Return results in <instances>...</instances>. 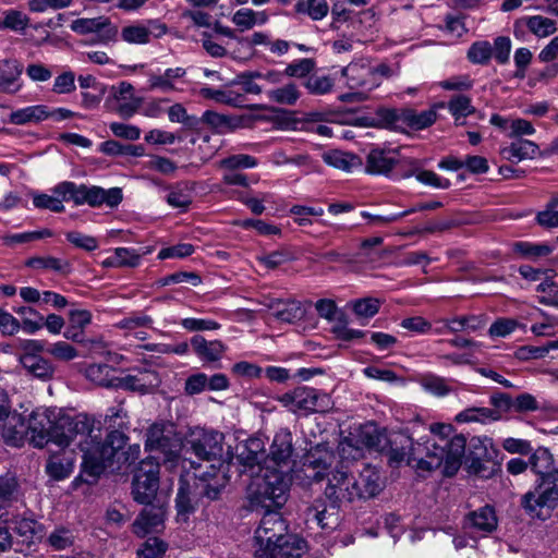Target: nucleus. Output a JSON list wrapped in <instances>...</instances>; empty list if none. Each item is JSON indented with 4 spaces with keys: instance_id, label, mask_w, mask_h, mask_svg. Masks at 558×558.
Listing matches in <instances>:
<instances>
[{
    "instance_id": "1a4fd4ad",
    "label": "nucleus",
    "mask_w": 558,
    "mask_h": 558,
    "mask_svg": "<svg viewBox=\"0 0 558 558\" xmlns=\"http://www.w3.org/2000/svg\"><path fill=\"white\" fill-rule=\"evenodd\" d=\"M145 449L160 452L165 463L174 464L180 459L182 442L172 424L154 423L147 429Z\"/></svg>"
},
{
    "instance_id": "dca6fc26",
    "label": "nucleus",
    "mask_w": 558,
    "mask_h": 558,
    "mask_svg": "<svg viewBox=\"0 0 558 558\" xmlns=\"http://www.w3.org/2000/svg\"><path fill=\"white\" fill-rule=\"evenodd\" d=\"M25 435V418L17 410L12 409L0 418V436L7 445L22 446Z\"/></svg>"
},
{
    "instance_id": "bb28decb",
    "label": "nucleus",
    "mask_w": 558,
    "mask_h": 558,
    "mask_svg": "<svg viewBox=\"0 0 558 558\" xmlns=\"http://www.w3.org/2000/svg\"><path fill=\"white\" fill-rule=\"evenodd\" d=\"M444 323L447 330L452 333H458L461 331L474 332L482 329L486 325L487 318L485 315H465L444 319Z\"/></svg>"
},
{
    "instance_id": "cd10ccee",
    "label": "nucleus",
    "mask_w": 558,
    "mask_h": 558,
    "mask_svg": "<svg viewBox=\"0 0 558 558\" xmlns=\"http://www.w3.org/2000/svg\"><path fill=\"white\" fill-rule=\"evenodd\" d=\"M502 155L509 161L518 162L524 159H533L538 153V146L529 140H517L510 144V146L502 149Z\"/></svg>"
},
{
    "instance_id": "8fccbe9b",
    "label": "nucleus",
    "mask_w": 558,
    "mask_h": 558,
    "mask_svg": "<svg viewBox=\"0 0 558 558\" xmlns=\"http://www.w3.org/2000/svg\"><path fill=\"white\" fill-rule=\"evenodd\" d=\"M123 447L124 445L117 450V454L112 458V464L106 466L105 470H121L123 464L131 465L138 460L141 456V446L138 444L131 445L125 451L120 452Z\"/></svg>"
},
{
    "instance_id": "f257e3e1",
    "label": "nucleus",
    "mask_w": 558,
    "mask_h": 558,
    "mask_svg": "<svg viewBox=\"0 0 558 558\" xmlns=\"http://www.w3.org/2000/svg\"><path fill=\"white\" fill-rule=\"evenodd\" d=\"M428 429L438 440L433 438L414 442L408 435H397L390 441V460L397 463L407 462L416 471L426 472L444 465L442 472L446 476L454 475L465 452V437L453 435L454 428L448 423H433Z\"/></svg>"
},
{
    "instance_id": "72a5a7b5",
    "label": "nucleus",
    "mask_w": 558,
    "mask_h": 558,
    "mask_svg": "<svg viewBox=\"0 0 558 558\" xmlns=\"http://www.w3.org/2000/svg\"><path fill=\"white\" fill-rule=\"evenodd\" d=\"M469 520L472 527L483 533L495 531L498 524L495 510L489 506H484L470 513Z\"/></svg>"
},
{
    "instance_id": "f03ea898",
    "label": "nucleus",
    "mask_w": 558,
    "mask_h": 558,
    "mask_svg": "<svg viewBox=\"0 0 558 558\" xmlns=\"http://www.w3.org/2000/svg\"><path fill=\"white\" fill-rule=\"evenodd\" d=\"M51 442L63 449L76 441L83 453L82 471L93 477H98L105 468L112 464L117 450L125 445L126 437L120 430L110 432L101 439V428L87 414L75 416L59 413Z\"/></svg>"
},
{
    "instance_id": "c03bdc74",
    "label": "nucleus",
    "mask_w": 558,
    "mask_h": 558,
    "mask_svg": "<svg viewBox=\"0 0 558 558\" xmlns=\"http://www.w3.org/2000/svg\"><path fill=\"white\" fill-rule=\"evenodd\" d=\"M185 74L183 68L167 69L161 75L149 76V87L151 89H160L161 92H170L174 89L173 81Z\"/></svg>"
},
{
    "instance_id": "f8f14e48",
    "label": "nucleus",
    "mask_w": 558,
    "mask_h": 558,
    "mask_svg": "<svg viewBox=\"0 0 558 558\" xmlns=\"http://www.w3.org/2000/svg\"><path fill=\"white\" fill-rule=\"evenodd\" d=\"M159 488V462L155 457H147L140 462L134 474L132 494L135 501L149 505Z\"/></svg>"
},
{
    "instance_id": "79ce46f5",
    "label": "nucleus",
    "mask_w": 558,
    "mask_h": 558,
    "mask_svg": "<svg viewBox=\"0 0 558 558\" xmlns=\"http://www.w3.org/2000/svg\"><path fill=\"white\" fill-rule=\"evenodd\" d=\"M216 465L210 464V472L195 473V477L201 481V494L210 500H216L221 492V485L216 478Z\"/></svg>"
},
{
    "instance_id": "6ab92c4d",
    "label": "nucleus",
    "mask_w": 558,
    "mask_h": 558,
    "mask_svg": "<svg viewBox=\"0 0 558 558\" xmlns=\"http://www.w3.org/2000/svg\"><path fill=\"white\" fill-rule=\"evenodd\" d=\"M75 465V454L73 451L62 449L51 453L46 462L45 471L53 481L68 478Z\"/></svg>"
},
{
    "instance_id": "6e6552de",
    "label": "nucleus",
    "mask_w": 558,
    "mask_h": 558,
    "mask_svg": "<svg viewBox=\"0 0 558 558\" xmlns=\"http://www.w3.org/2000/svg\"><path fill=\"white\" fill-rule=\"evenodd\" d=\"M291 534L281 513L274 509H266L254 536V554L258 558H266L271 548L286 541Z\"/></svg>"
},
{
    "instance_id": "e2e57ef3",
    "label": "nucleus",
    "mask_w": 558,
    "mask_h": 558,
    "mask_svg": "<svg viewBox=\"0 0 558 558\" xmlns=\"http://www.w3.org/2000/svg\"><path fill=\"white\" fill-rule=\"evenodd\" d=\"M2 25L5 29L11 32H23L28 28L29 21L23 12L9 10L4 12Z\"/></svg>"
},
{
    "instance_id": "a18cd8bd",
    "label": "nucleus",
    "mask_w": 558,
    "mask_h": 558,
    "mask_svg": "<svg viewBox=\"0 0 558 558\" xmlns=\"http://www.w3.org/2000/svg\"><path fill=\"white\" fill-rule=\"evenodd\" d=\"M437 119L435 109H428L421 112L408 110L403 113V121L415 130H423L430 126Z\"/></svg>"
},
{
    "instance_id": "69168bd1",
    "label": "nucleus",
    "mask_w": 558,
    "mask_h": 558,
    "mask_svg": "<svg viewBox=\"0 0 558 558\" xmlns=\"http://www.w3.org/2000/svg\"><path fill=\"white\" fill-rule=\"evenodd\" d=\"M256 166L257 159L245 154L232 155L219 161V167L228 170L248 169Z\"/></svg>"
},
{
    "instance_id": "0e129e2a",
    "label": "nucleus",
    "mask_w": 558,
    "mask_h": 558,
    "mask_svg": "<svg viewBox=\"0 0 558 558\" xmlns=\"http://www.w3.org/2000/svg\"><path fill=\"white\" fill-rule=\"evenodd\" d=\"M514 251L527 258H538L547 256L553 252V248L547 244H533L530 242H517Z\"/></svg>"
},
{
    "instance_id": "c85d7f7f",
    "label": "nucleus",
    "mask_w": 558,
    "mask_h": 558,
    "mask_svg": "<svg viewBox=\"0 0 558 558\" xmlns=\"http://www.w3.org/2000/svg\"><path fill=\"white\" fill-rule=\"evenodd\" d=\"M501 417V414L494 409L490 408H468L461 412H459L454 421L460 424L464 423H481L486 424L489 422L498 421Z\"/></svg>"
},
{
    "instance_id": "9d476101",
    "label": "nucleus",
    "mask_w": 558,
    "mask_h": 558,
    "mask_svg": "<svg viewBox=\"0 0 558 558\" xmlns=\"http://www.w3.org/2000/svg\"><path fill=\"white\" fill-rule=\"evenodd\" d=\"M279 401L291 412L307 415L314 412H327L332 407L328 393L310 387H299L279 398Z\"/></svg>"
},
{
    "instance_id": "603ef678",
    "label": "nucleus",
    "mask_w": 558,
    "mask_h": 558,
    "mask_svg": "<svg viewBox=\"0 0 558 558\" xmlns=\"http://www.w3.org/2000/svg\"><path fill=\"white\" fill-rule=\"evenodd\" d=\"M448 110L454 117L456 121L464 119L475 111L470 97L465 95H456L448 102Z\"/></svg>"
},
{
    "instance_id": "e433bc0d",
    "label": "nucleus",
    "mask_w": 558,
    "mask_h": 558,
    "mask_svg": "<svg viewBox=\"0 0 558 558\" xmlns=\"http://www.w3.org/2000/svg\"><path fill=\"white\" fill-rule=\"evenodd\" d=\"M307 515L313 518L322 529H333L338 524V509L330 504L328 509L323 502L317 501L308 508Z\"/></svg>"
},
{
    "instance_id": "49530a36",
    "label": "nucleus",
    "mask_w": 558,
    "mask_h": 558,
    "mask_svg": "<svg viewBox=\"0 0 558 558\" xmlns=\"http://www.w3.org/2000/svg\"><path fill=\"white\" fill-rule=\"evenodd\" d=\"M21 364L29 374L40 379H49L54 373V367L51 363L40 355L27 357L26 361Z\"/></svg>"
},
{
    "instance_id": "3c124183",
    "label": "nucleus",
    "mask_w": 558,
    "mask_h": 558,
    "mask_svg": "<svg viewBox=\"0 0 558 558\" xmlns=\"http://www.w3.org/2000/svg\"><path fill=\"white\" fill-rule=\"evenodd\" d=\"M168 549V544L158 537L147 538L137 549L138 558H162Z\"/></svg>"
},
{
    "instance_id": "aec40b11",
    "label": "nucleus",
    "mask_w": 558,
    "mask_h": 558,
    "mask_svg": "<svg viewBox=\"0 0 558 558\" xmlns=\"http://www.w3.org/2000/svg\"><path fill=\"white\" fill-rule=\"evenodd\" d=\"M112 96L116 100L114 109L122 118L132 117L141 105L140 98L134 96V87L128 82L113 86Z\"/></svg>"
},
{
    "instance_id": "4d7b16f0",
    "label": "nucleus",
    "mask_w": 558,
    "mask_h": 558,
    "mask_svg": "<svg viewBox=\"0 0 558 558\" xmlns=\"http://www.w3.org/2000/svg\"><path fill=\"white\" fill-rule=\"evenodd\" d=\"M493 56V46L489 41H475L468 52V58L472 63L486 64Z\"/></svg>"
},
{
    "instance_id": "864d4df0",
    "label": "nucleus",
    "mask_w": 558,
    "mask_h": 558,
    "mask_svg": "<svg viewBox=\"0 0 558 558\" xmlns=\"http://www.w3.org/2000/svg\"><path fill=\"white\" fill-rule=\"evenodd\" d=\"M290 215L293 216L296 225L300 227H307L313 223L310 216H323L324 209L322 207L294 205L290 208Z\"/></svg>"
},
{
    "instance_id": "423d86ee",
    "label": "nucleus",
    "mask_w": 558,
    "mask_h": 558,
    "mask_svg": "<svg viewBox=\"0 0 558 558\" xmlns=\"http://www.w3.org/2000/svg\"><path fill=\"white\" fill-rule=\"evenodd\" d=\"M259 473L254 483L256 486L254 499L265 509L281 508L288 499L291 484L288 471L265 464Z\"/></svg>"
},
{
    "instance_id": "2eb2a0df",
    "label": "nucleus",
    "mask_w": 558,
    "mask_h": 558,
    "mask_svg": "<svg viewBox=\"0 0 558 558\" xmlns=\"http://www.w3.org/2000/svg\"><path fill=\"white\" fill-rule=\"evenodd\" d=\"M399 161L397 150L375 147L367 154L365 172L373 175L388 177Z\"/></svg>"
},
{
    "instance_id": "20e7f679",
    "label": "nucleus",
    "mask_w": 558,
    "mask_h": 558,
    "mask_svg": "<svg viewBox=\"0 0 558 558\" xmlns=\"http://www.w3.org/2000/svg\"><path fill=\"white\" fill-rule=\"evenodd\" d=\"M553 454L545 448H538L529 460L531 469L541 476L536 490L523 496L522 505L526 512L538 519H545L544 509L554 508L558 501V468H553Z\"/></svg>"
},
{
    "instance_id": "7c9ffc66",
    "label": "nucleus",
    "mask_w": 558,
    "mask_h": 558,
    "mask_svg": "<svg viewBox=\"0 0 558 558\" xmlns=\"http://www.w3.org/2000/svg\"><path fill=\"white\" fill-rule=\"evenodd\" d=\"M323 159L328 166L345 172H352L355 168L362 166L357 156L341 150L327 151L323 155Z\"/></svg>"
},
{
    "instance_id": "58836bf2",
    "label": "nucleus",
    "mask_w": 558,
    "mask_h": 558,
    "mask_svg": "<svg viewBox=\"0 0 558 558\" xmlns=\"http://www.w3.org/2000/svg\"><path fill=\"white\" fill-rule=\"evenodd\" d=\"M26 266L33 269L52 270L58 274H68L71 265L68 260L53 256H36L26 260Z\"/></svg>"
},
{
    "instance_id": "ea45409f",
    "label": "nucleus",
    "mask_w": 558,
    "mask_h": 558,
    "mask_svg": "<svg viewBox=\"0 0 558 558\" xmlns=\"http://www.w3.org/2000/svg\"><path fill=\"white\" fill-rule=\"evenodd\" d=\"M267 21L265 12L253 11L252 9H240L232 17V22L240 28V31H248L254 26L263 25Z\"/></svg>"
},
{
    "instance_id": "6e6d98bb",
    "label": "nucleus",
    "mask_w": 558,
    "mask_h": 558,
    "mask_svg": "<svg viewBox=\"0 0 558 558\" xmlns=\"http://www.w3.org/2000/svg\"><path fill=\"white\" fill-rule=\"evenodd\" d=\"M17 314L23 316L21 327L27 333H35L43 327V317L32 307L22 306L16 311Z\"/></svg>"
},
{
    "instance_id": "09e8293b",
    "label": "nucleus",
    "mask_w": 558,
    "mask_h": 558,
    "mask_svg": "<svg viewBox=\"0 0 558 558\" xmlns=\"http://www.w3.org/2000/svg\"><path fill=\"white\" fill-rule=\"evenodd\" d=\"M520 22L534 35H553L557 31L555 22L542 15L524 17Z\"/></svg>"
},
{
    "instance_id": "4be33fe9",
    "label": "nucleus",
    "mask_w": 558,
    "mask_h": 558,
    "mask_svg": "<svg viewBox=\"0 0 558 558\" xmlns=\"http://www.w3.org/2000/svg\"><path fill=\"white\" fill-rule=\"evenodd\" d=\"M158 383L157 374L154 371L143 369L135 375L117 377L114 388H123L141 393L148 392Z\"/></svg>"
},
{
    "instance_id": "de8ad7c7",
    "label": "nucleus",
    "mask_w": 558,
    "mask_h": 558,
    "mask_svg": "<svg viewBox=\"0 0 558 558\" xmlns=\"http://www.w3.org/2000/svg\"><path fill=\"white\" fill-rule=\"evenodd\" d=\"M21 496L19 481L13 473L0 476V500L3 502L16 501Z\"/></svg>"
},
{
    "instance_id": "338daca9",
    "label": "nucleus",
    "mask_w": 558,
    "mask_h": 558,
    "mask_svg": "<svg viewBox=\"0 0 558 558\" xmlns=\"http://www.w3.org/2000/svg\"><path fill=\"white\" fill-rule=\"evenodd\" d=\"M166 202L173 208L186 209L192 203V196L186 187L178 185L169 191Z\"/></svg>"
},
{
    "instance_id": "a211bd4d",
    "label": "nucleus",
    "mask_w": 558,
    "mask_h": 558,
    "mask_svg": "<svg viewBox=\"0 0 558 558\" xmlns=\"http://www.w3.org/2000/svg\"><path fill=\"white\" fill-rule=\"evenodd\" d=\"M165 522V509L160 506L144 508L132 524V531L138 537L161 531Z\"/></svg>"
},
{
    "instance_id": "37998d69",
    "label": "nucleus",
    "mask_w": 558,
    "mask_h": 558,
    "mask_svg": "<svg viewBox=\"0 0 558 558\" xmlns=\"http://www.w3.org/2000/svg\"><path fill=\"white\" fill-rule=\"evenodd\" d=\"M267 96L272 102L283 106H294L301 96V92L295 84L290 83L268 90Z\"/></svg>"
},
{
    "instance_id": "5701e85b",
    "label": "nucleus",
    "mask_w": 558,
    "mask_h": 558,
    "mask_svg": "<svg viewBox=\"0 0 558 558\" xmlns=\"http://www.w3.org/2000/svg\"><path fill=\"white\" fill-rule=\"evenodd\" d=\"M199 121L208 124L219 134L233 132L244 126L243 117L221 114L213 110H206Z\"/></svg>"
},
{
    "instance_id": "f3484780",
    "label": "nucleus",
    "mask_w": 558,
    "mask_h": 558,
    "mask_svg": "<svg viewBox=\"0 0 558 558\" xmlns=\"http://www.w3.org/2000/svg\"><path fill=\"white\" fill-rule=\"evenodd\" d=\"M292 453V434L287 428H282L274 437L265 464L288 469Z\"/></svg>"
},
{
    "instance_id": "f704fd0d",
    "label": "nucleus",
    "mask_w": 558,
    "mask_h": 558,
    "mask_svg": "<svg viewBox=\"0 0 558 558\" xmlns=\"http://www.w3.org/2000/svg\"><path fill=\"white\" fill-rule=\"evenodd\" d=\"M242 46L244 49L243 57L247 58L252 54V46L253 45H266L269 46V50L277 54H282L287 52L289 48V44L284 40L277 39L275 41L268 40L269 37H253L250 40V37H232Z\"/></svg>"
},
{
    "instance_id": "7ed1b4c3",
    "label": "nucleus",
    "mask_w": 558,
    "mask_h": 558,
    "mask_svg": "<svg viewBox=\"0 0 558 558\" xmlns=\"http://www.w3.org/2000/svg\"><path fill=\"white\" fill-rule=\"evenodd\" d=\"M379 478L375 468H364L356 478L341 465L328 473L324 494L333 509H340L355 500L375 497L381 490Z\"/></svg>"
},
{
    "instance_id": "39448f33",
    "label": "nucleus",
    "mask_w": 558,
    "mask_h": 558,
    "mask_svg": "<svg viewBox=\"0 0 558 558\" xmlns=\"http://www.w3.org/2000/svg\"><path fill=\"white\" fill-rule=\"evenodd\" d=\"M345 85L354 92L340 95L341 101H363L368 92L378 87L383 78L390 77L392 70L386 63H372L361 59L349 63L341 71Z\"/></svg>"
},
{
    "instance_id": "2f4dec72",
    "label": "nucleus",
    "mask_w": 558,
    "mask_h": 558,
    "mask_svg": "<svg viewBox=\"0 0 558 558\" xmlns=\"http://www.w3.org/2000/svg\"><path fill=\"white\" fill-rule=\"evenodd\" d=\"M70 28L72 32L81 34L102 33V35H110L112 33L109 20L104 16L95 19H76L71 22Z\"/></svg>"
},
{
    "instance_id": "c9c22d12",
    "label": "nucleus",
    "mask_w": 558,
    "mask_h": 558,
    "mask_svg": "<svg viewBox=\"0 0 558 558\" xmlns=\"http://www.w3.org/2000/svg\"><path fill=\"white\" fill-rule=\"evenodd\" d=\"M270 308L272 310V315L284 323H293L301 319L304 315L301 304L295 301H277Z\"/></svg>"
},
{
    "instance_id": "a878e982",
    "label": "nucleus",
    "mask_w": 558,
    "mask_h": 558,
    "mask_svg": "<svg viewBox=\"0 0 558 558\" xmlns=\"http://www.w3.org/2000/svg\"><path fill=\"white\" fill-rule=\"evenodd\" d=\"M50 118V111L44 105H35L14 110L9 116V121L16 125L39 123Z\"/></svg>"
},
{
    "instance_id": "473e14b6",
    "label": "nucleus",
    "mask_w": 558,
    "mask_h": 558,
    "mask_svg": "<svg viewBox=\"0 0 558 558\" xmlns=\"http://www.w3.org/2000/svg\"><path fill=\"white\" fill-rule=\"evenodd\" d=\"M22 74V66L15 60H0V90L15 93L20 86L12 88Z\"/></svg>"
},
{
    "instance_id": "a19ab883",
    "label": "nucleus",
    "mask_w": 558,
    "mask_h": 558,
    "mask_svg": "<svg viewBox=\"0 0 558 558\" xmlns=\"http://www.w3.org/2000/svg\"><path fill=\"white\" fill-rule=\"evenodd\" d=\"M294 10L299 14H305L313 21H320L327 16L329 5L326 0H300L295 3Z\"/></svg>"
},
{
    "instance_id": "680f3d73",
    "label": "nucleus",
    "mask_w": 558,
    "mask_h": 558,
    "mask_svg": "<svg viewBox=\"0 0 558 558\" xmlns=\"http://www.w3.org/2000/svg\"><path fill=\"white\" fill-rule=\"evenodd\" d=\"M555 349H558V341H550L543 347L524 345L515 351V356L523 361L530 359H542L546 356L550 350Z\"/></svg>"
},
{
    "instance_id": "4c0bfd02",
    "label": "nucleus",
    "mask_w": 558,
    "mask_h": 558,
    "mask_svg": "<svg viewBox=\"0 0 558 558\" xmlns=\"http://www.w3.org/2000/svg\"><path fill=\"white\" fill-rule=\"evenodd\" d=\"M113 372L107 364H92L86 367L85 376L98 386L114 388L117 377L113 376Z\"/></svg>"
},
{
    "instance_id": "774afa93",
    "label": "nucleus",
    "mask_w": 558,
    "mask_h": 558,
    "mask_svg": "<svg viewBox=\"0 0 558 558\" xmlns=\"http://www.w3.org/2000/svg\"><path fill=\"white\" fill-rule=\"evenodd\" d=\"M305 87L313 95H325L333 87V80L327 75H311L305 82Z\"/></svg>"
},
{
    "instance_id": "052dcab7",
    "label": "nucleus",
    "mask_w": 558,
    "mask_h": 558,
    "mask_svg": "<svg viewBox=\"0 0 558 558\" xmlns=\"http://www.w3.org/2000/svg\"><path fill=\"white\" fill-rule=\"evenodd\" d=\"M149 252V250L137 252L136 250L130 247L114 248L119 267H137L141 263L142 256L148 254Z\"/></svg>"
},
{
    "instance_id": "13d9d810",
    "label": "nucleus",
    "mask_w": 558,
    "mask_h": 558,
    "mask_svg": "<svg viewBox=\"0 0 558 558\" xmlns=\"http://www.w3.org/2000/svg\"><path fill=\"white\" fill-rule=\"evenodd\" d=\"M47 543L54 550H64L73 545L74 535L68 529L58 527L48 535Z\"/></svg>"
},
{
    "instance_id": "5fc2aeb1",
    "label": "nucleus",
    "mask_w": 558,
    "mask_h": 558,
    "mask_svg": "<svg viewBox=\"0 0 558 558\" xmlns=\"http://www.w3.org/2000/svg\"><path fill=\"white\" fill-rule=\"evenodd\" d=\"M5 522H10L11 529L19 534L24 541H32L37 532L39 524L29 518H13L11 520L5 519Z\"/></svg>"
},
{
    "instance_id": "bf43d9fd",
    "label": "nucleus",
    "mask_w": 558,
    "mask_h": 558,
    "mask_svg": "<svg viewBox=\"0 0 558 558\" xmlns=\"http://www.w3.org/2000/svg\"><path fill=\"white\" fill-rule=\"evenodd\" d=\"M167 27L159 21H147L145 23L124 28L122 35H165Z\"/></svg>"
},
{
    "instance_id": "ddd939ff",
    "label": "nucleus",
    "mask_w": 558,
    "mask_h": 558,
    "mask_svg": "<svg viewBox=\"0 0 558 558\" xmlns=\"http://www.w3.org/2000/svg\"><path fill=\"white\" fill-rule=\"evenodd\" d=\"M58 415V411L44 408H38L31 413L26 434L29 435V441L34 447L43 448L48 442H51V434Z\"/></svg>"
},
{
    "instance_id": "b1692460",
    "label": "nucleus",
    "mask_w": 558,
    "mask_h": 558,
    "mask_svg": "<svg viewBox=\"0 0 558 558\" xmlns=\"http://www.w3.org/2000/svg\"><path fill=\"white\" fill-rule=\"evenodd\" d=\"M191 345L195 354L207 362L220 360L226 351V345L220 340L208 341L199 335L191 338Z\"/></svg>"
},
{
    "instance_id": "9b49d317",
    "label": "nucleus",
    "mask_w": 558,
    "mask_h": 558,
    "mask_svg": "<svg viewBox=\"0 0 558 558\" xmlns=\"http://www.w3.org/2000/svg\"><path fill=\"white\" fill-rule=\"evenodd\" d=\"M223 440L222 433L196 428L186 437L182 449L185 454L192 453L202 461H220L223 453Z\"/></svg>"
},
{
    "instance_id": "412c9836",
    "label": "nucleus",
    "mask_w": 558,
    "mask_h": 558,
    "mask_svg": "<svg viewBox=\"0 0 558 558\" xmlns=\"http://www.w3.org/2000/svg\"><path fill=\"white\" fill-rule=\"evenodd\" d=\"M238 460L245 468L244 472L250 471L255 474V468L260 471V461L264 459V442L259 438H250L238 448Z\"/></svg>"
},
{
    "instance_id": "0eeeda50",
    "label": "nucleus",
    "mask_w": 558,
    "mask_h": 558,
    "mask_svg": "<svg viewBox=\"0 0 558 558\" xmlns=\"http://www.w3.org/2000/svg\"><path fill=\"white\" fill-rule=\"evenodd\" d=\"M53 193L62 197L63 201H72L76 206L84 204L90 207L107 205L110 208L117 207L123 199L120 187L105 190L97 185L87 186L74 182L64 181L54 186Z\"/></svg>"
},
{
    "instance_id": "c756f323",
    "label": "nucleus",
    "mask_w": 558,
    "mask_h": 558,
    "mask_svg": "<svg viewBox=\"0 0 558 558\" xmlns=\"http://www.w3.org/2000/svg\"><path fill=\"white\" fill-rule=\"evenodd\" d=\"M199 95L205 99L215 100L218 104L227 105L234 108L243 107L244 97L242 94L230 88H210L202 87Z\"/></svg>"
},
{
    "instance_id": "4468645a",
    "label": "nucleus",
    "mask_w": 558,
    "mask_h": 558,
    "mask_svg": "<svg viewBox=\"0 0 558 558\" xmlns=\"http://www.w3.org/2000/svg\"><path fill=\"white\" fill-rule=\"evenodd\" d=\"M335 461L333 451L324 444L312 447L304 457L303 472L307 478L319 482Z\"/></svg>"
},
{
    "instance_id": "393cba45",
    "label": "nucleus",
    "mask_w": 558,
    "mask_h": 558,
    "mask_svg": "<svg viewBox=\"0 0 558 558\" xmlns=\"http://www.w3.org/2000/svg\"><path fill=\"white\" fill-rule=\"evenodd\" d=\"M306 553V542L295 534H291L271 548L266 558H302Z\"/></svg>"
}]
</instances>
